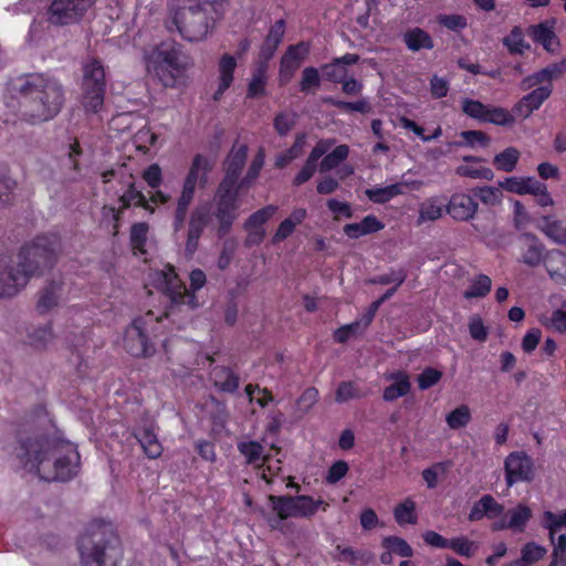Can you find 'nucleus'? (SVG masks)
<instances>
[{
	"mask_svg": "<svg viewBox=\"0 0 566 566\" xmlns=\"http://www.w3.org/2000/svg\"><path fill=\"white\" fill-rule=\"evenodd\" d=\"M15 455L24 470L62 482L77 474L81 460L76 444L38 431L20 434Z\"/></svg>",
	"mask_w": 566,
	"mask_h": 566,
	"instance_id": "nucleus-1",
	"label": "nucleus"
},
{
	"mask_svg": "<svg viewBox=\"0 0 566 566\" xmlns=\"http://www.w3.org/2000/svg\"><path fill=\"white\" fill-rule=\"evenodd\" d=\"M60 238L55 233L39 234L23 244L18 253V265L0 269V297L17 295L29 283L32 276L42 275L52 269L57 260ZM10 256H0V268L7 264Z\"/></svg>",
	"mask_w": 566,
	"mask_h": 566,
	"instance_id": "nucleus-2",
	"label": "nucleus"
},
{
	"mask_svg": "<svg viewBox=\"0 0 566 566\" xmlns=\"http://www.w3.org/2000/svg\"><path fill=\"white\" fill-rule=\"evenodd\" d=\"M19 94V118L31 125L53 119L61 111L64 92L55 80L43 74H25L12 83Z\"/></svg>",
	"mask_w": 566,
	"mask_h": 566,
	"instance_id": "nucleus-3",
	"label": "nucleus"
},
{
	"mask_svg": "<svg viewBox=\"0 0 566 566\" xmlns=\"http://www.w3.org/2000/svg\"><path fill=\"white\" fill-rule=\"evenodd\" d=\"M230 0H168V31H177L188 42H199L212 33Z\"/></svg>",
	"mask_w": 566,
	"mask_h": 566,
	"instance_id": "nucleus-4",
	"label": "nucleus"
},
{
	"mask_svg": "<svg viewBox=\"0 0 566 566\" xmlns=\"http://www.w3.org/2000/svg\"><path fill=\"white\" fill-rule=\"evenodd\" d=\"M83 566H116L122 559L120 541L111 523L92 521L77 542Z\"/></svg>",
	"mask_w": 566,
	"mask_h": 566,
	"instance_id": "nucleus-5",
	"label": "nucleus"
},
{
	"mask_svg": "<svg viewBox=\"0 0 566 566\" xmlns=\"http://www.w3.org/2000/svg\"><path fill=\"white\" fill-rule=\"evenodd\" d=\"M190 287L178 276L175 268L167 264L164 270L155 273V286L160 290L172 304L188 305L191 308L198 306L196 292L207 283L206 273L201 269H193L189 274Z\"/></svg>",
	"mask_w": 566,
	"mask_h": 566,
	"instance_id": "nucleus-6",
	"label": "nucleus"
},
{
	"mask_svg": "<svg viewBox=\"0 0 566 566\" xmlns=\"http://www.w3.org/2000/svg\"><path fill=\"white\" fill-rule=\"evenodd\" d=\"M155 75L165 87H176L182 83L190 65L189 57L176 43H161L149 56Z\"/></svg>",
	"mask_w": 566,
	"mask_h": 566,
	"instance_id": "nucleus-7",
	"label": "nucleus"
},
{
	"mask_svg": "<svg viewBox=\"0 0 566 566\" xmlns=\"http://www.w3.org/2000/svg\"><path fill=\"white\" fill-rule=\"evenodd\" d=\"M161 316H155L153 311L134 318L125 329L124 347L126 352L137 358L151 357L155 352L154 338L158 336Z\"/></svg>",
	"mask_w": 566,
	"mask_h": 566,
	"instance_id": "nucleus-8",
	"label": "nucleus"
},
{
	"mask_svg": "<svg viewBox=\"0 0 566 566\" xmlns=\"http://www.w3.org/2000/svg\"><path fill=\"white\" fill-rule=\"evenodd\" d=\"M83 105L87 112L98 113L106 93V74L103 62L93 57L83 66Z\"/></svg>",
	"mask_w": 566,
	"mask_h": 566,
	"instance_id": "nucleus-9",
	"label": "nucleus"
},
{
	"mask_svg": "<svg viewBox=\"0 0 566 566\" xmlns=\"http://www.w3.org/2000/svg\"><path fill=\"white\" fill-rule=\"evenodd\" d=\"M113 180H117L127 186V189L119 197L122 205L120 209L115 210L113 207L108 209L109 212H112L115 222H118L122 211L128 209L130 206L154 212V208L149 206V202L144 193L135 187L133 175L126 176L124 167H119L117 169H108L102 172V181L104 184H109Z\"/></svg>",
	"mask_w": 566,
	"mask_h": 566,
	"instance_id": "nucleus-10",
	"label": "nucleus"
},
{
	"mask_svg": "<svg viewBox=\"0 0 566 566\" xmlns=\"http://www.w3.org/2000/svg\"><path fill=\"white\" fill-rule=\"evenodd\" d=\"M96 0H53L48 9V21L54 25L77 23Z\"/></svg>",
	"mask_w": 566,
	"mask_h": 566,
	"instance_id": "nucleus-11",
	"label": "nucleus"
},
{
	"mask_svg": "<svg viewBox=\"0 0 566 566\" xmlns=\"http://www.w3.org/2000/svg\"><path fill=\"white\" fill-rule=\"evenodd\" d=\"M517 262L530 268L539 266L547 252L541 239L532 232H522L516 237Z\"/></svg>",
	"mask_w": 566,
	"mask_h": 566,
	"instance_id": "nucleus-12",
	"label": "nucleus"
},
{
	"mask_svg": "<svg viewBox=\"0 0 566 566\" xmlns=\"http://www.w3.org/2000/svg\"><path fill=\"white\" fill-rule=\"evenodd\" d=\"M308 53L310 44L304 41L287 46L280 61L279 83L281 86L286 85L294 77Z\"/></svg>",
	"mask_w": 566,
	"mask_h": 566,
	"instance_id": "nucleus-13",
	"label": "nucleus"
},
{
	"mask_svg": "<svg viewBox=\"0 0 566 566\" xmlns=\"http://www.w3.org/2000/svg\"><path fill=\"white\" fill-rule=\"evenodd\" d=\"M532 459L524 452L510 453L504 462L505 480L509 486L518 482H530L534 478Z\"/></svg>",
	"mask_w": 566,
	"mask_h": 566,
	"instance_id": "nucleus-14",
	"label": "nucleus"
},
{
	"mask_svg": "<svg viewBox=\"0 0 566 566\" xmlns=\"http://www.w3.org/2000/svg\"><path fill=\"white\" fill-rule=\"evenodd\" d=\"M211 221L210 207L208 205L197 206L190 213L186 240V251L193 254L198 247L205 229Z\"/></svg>",
	"mask_w": 566,
	"mask_h": 566,
	"instance_id": "nucleus-15",
	"label": "nucleus"
},
{
	"mask_svg": "<svg viewBox=\"0 0 566 566\" xmlns=\"http://www.w3.org/2000/svg\"><path fill=\"white\" fill-rule=\"evenodd\" d=\"M478 201L465 192L453 193L446 203V212L455 221H469L478 211Z\"/></svg>",
	"mask_w": 566,
	"mask_h": 566,
	"instance_id": "nucleus-16",
	"label": "nucleus"
},
{
	"mask_svg": "<svg viewBox=\"0 0 566 566\" xmlns=\"http://www.w3.org/2000/svg\"><path fill=\"white\" fill-rule=\"evenodd\" d=\"M198 184L199 181L186 176L182 184L181 193L177 199V205L174 212L172 228L175 232H179L185 226L188 209L195 198Z\"/></svg>",
	"mask_w": 566,
	"mask_h": 566,
	"instance_id": "nucleus-17",
	"label": "nucleus"
},
{
	"mask_svg": "<svg viewBox=\"0 0 566 566\" xmlns=\"http://www.w3.org/2000/svg\"><path fill=\"white\" fill-rule=\"evenodd\" d=\"M405 186L413 190H419L422 186V181L413 180L410 182H397L386 187L369 188L365 190V195L371 202L384 205L395 197L402 195Z\"/></svg>",
	"mask_w": 566,
	"mask_h": 566,
	"instance_id": "nucleus-18",
	"label": "nucleus"
},
{
	"mask_svg": "<svg viewBox=\"0 0 566 566\" xmlns=\"http://www.w3.org/2000/svg\"><path fill=\"white\" fill-rule=\"evenodd\" d=\"M504 511V506L499 503L491 494L482 495L481 499L473 503L468 518L470 522L481 521L483 517L489 520L500 516Z\"/></svg>",
	"mask_w": 566,
	"mask_h": 566,
	"instance_id": "nucleus-19",
	"label": "nucleus"
},
{
	"mask_svg": "<svg viewBox=\"0 0 566 566\" xmlns=\"http://www.w3.org/2000/svg\"><path fill=\"white\" fill-rule=\"evenodd\" d=\"M213 386L218 391L234 394L240 386L239 375L228 366H214L210 371Z\"/></svg>",
	"mask_w": 566,
	"mask_h": 566,
	"instance_id": "nucleus-20",
	"label": "nucleus"
},
{
	"mask_svg": "<svg viewBox=\"0 0 566 566\" xmlns=\"http://www.w3.org/2000/svg\"><path fill=\"white\" fill-rule=\"evenodd\" d=\"M285 20H276L269 29V32L260 48V59L268 63L275 54L285 34Z\"/></svg>",
	"mask_w": 566,
	"mask_h": 566,
	"instance_id": "nucleus-21",
	"label": "nucleus"
},
{
	"mask_svg": "<svg viewBox=\"0 0 566 566\" xmlns=\"http://www.w3.org/2000/svg\"><path fill=\"white\" fill-rule=\"evenodd\" d=\"M294 517L312 518L318 510L326 512L329 504L322 499L314 500L311 495L293 496Z\"/></svg>",
	"mask_w": 566,
	"mask_h": 566,
	"instance_id": "nucleus-22",
	"label": "nucleus"
},
{
	"mask_svg": "<svg viewBox=\"0 0 566 566\" xmlns=\"http://www.w3.org/2000/svg\"><path fill=\"white\" fill-rule=\"evenodd\" d=\"M538 229L553 242L566 245V218L558 220L552 214L538 219Z\"/></svg>",
	"mask_w": 566,
	"mask_h": 566,
	"instance_id": "nucleus-23",
	"label": "nucleus"
},
{
	"mask_svg": "<svg viewBox=\"0 0 566 566\" xmlns=\"http://www.w3.org/2000/svg\"><path fill=\"white\" fill-rule=\"evenodd\" d=\"M385 224L374 214H368L360 222L347 223L343 231L349 239H358L360 237L379 232Z\"/></svg>",
	"mask_w": 566,
	"mask_h": 566,
	"instance_id": "nucleus-24",
	"label": "nucleus"
},
{
	"mask_svg": "<svg viewBox=\"0 0 566 566\" xmlns=\"http://www.w3.org/2000/svg\"><path fill=\"white\" fill-rule=\"evenodd\" d=\"M239 207L214 201L213 216L218 221L217 235L218 238L226 237L238 218Z\"/></svg>",
	"mask_w": 566,
	"mask_h": 566,
	"instance_id": "nucleus-25",
	"label": "nucleus"
},
{
	"mask_svg": "<svg viewBox=\"0 0 566 566\" xmlns=\"http://www.w3.org/2000/svg\"><path fill=\"white\" fill-rule=\"evenodd\" d=\"M446 211L444 198L442 196H432L419 205L417 224L428 221H437Z\"/></svg>",
	"mask_w": 566,
	"mask_h": 566,
	"instance_id": "nucleus-26",
	"label": "nucleus"
},
{
	"mask_svg": "<svg viewBox=\"0 0 566 566\" xmlns=\"http://www.w3.org/2000/svg\"><path fill=\"white\" fill-rule=\"evenodd\" d=\"M249 147L247 144L235 143L224 160V172L240 177L245 166Z\"/></svg>",
	"mask_w": 566,
	"mask_h": 566,
	"instance_id": "nucleus-27",
	"label": "nucleus"
},
{
	"mask_svg": "<svg viewBox=\"0 0 566 566\" xmlns=\"http://www.w3.org/2000/svg\"><path fill=\"white\" fill-rule=\"evenodd\" d=\"M402 41L408 50L412 52L432 50L434 48V41L430 33L419 27L407 30L402 35Z\"/></svg>",
	"mask_w": 566,
	"mask_h": 566,
	"instance_id": "nucleus-28",
	"label": "nucleus"
},
{
	"mask_svg": "<svg viewBox=\"0 0 566 566\" xmlns=\"http://www.w3.org/2000/svg\"><path fill=\"white\" fill-rule=\"evenodd\" d=\"M134 436L148 459L155 460L163 454L164 448L151 427H145Z\"/></svg>",
	"mask_w": 566,
	"mask_h": 566,
	"instance_id": "nucleus-29",
	"label": "nucleus"
},
{
	"mask_svg": "<svg viewBox=\"0 0 566 566\" xmlns=\"http://www.w3.org/2000/svg\"><path fill=\"white\" fill-rule=\"evenodd\" d=\"M528 35L535 43L543 45L547 52H555L559 45L554 30L546 23L533 24L528 28Z\"/></svg>",
	"mask_w": 566,
	"mask_h": 566,
	"instance_id": "nucleus-30",
	"label": "nucleus"
},
{
	"mask_svg": "<svg viewBox=\"0 0 566 566\" xmlns=\"http://www.w3.org/2000/svg\"><path fill=\"white\" fill-rule=\"evenodd\" d=\"M543 264L551 279L562 281L566 279V253L554 249L547 252Z\"/></svg>",
	"mask_w": 566,
	"mask_h": 566,
	"instance_id": "nucleus-31",
	"label": "nucleus"
},
{
	"mask_svg": "<svg viewBox=\"0 0 566 566\" xmlns=\"http://www.w3.org/2000/svg\"><path fill=\"white\" fill-rule=\"evenodd\" d=\"M394 379L395 382L387 386L384 389L382 398L385 401H394L399 397H403L409 394L411 385L409 380V376L403 371L392 373L389 377Z\"/></svg>",
	"mask_w": 566,
	"mask_h": 566,
	"instance_id": "nucleus-32",
	"label": "nucleus"
},
{
	"mask_svg": "<svg viewBox=\"0 0 566 566\" xmlns=\"http://www.w3.org/2000/svg\"><path fill=\"white\" fill-rule=\"evenodd\" d=\"M503 187L513 193L517 195H533L543 187V182L534 177L518 178L509 177L505 179Z\"/></svg>",
	"mask_w": 566,
	"mask_h": 566,
	"instance_id": "nucleus-33",
	"label": "nucleus"
},
{
	"mask_svg": "<svg viewBox=\"0 0 566 566\" xmlns=\"http://www.w3.org/2000/svg\"><path fill=\"white\" fill-rule=\"evenodd\" d=\"M212 169V163L208 157L201 154L195 155L189 167L187 177L199 181L201 187L208 182V175Z\"/></svg>",
	"mask_w": 566,
	"mask_h": 566,
	"instance_id": "nucleus-34",
	"label": "nucleus"
},
{
	"mask_svg": "<svg viewBox=\"0 0 566 566\" xmlns=\"http://www.w3.org/2000/svg\"><path fill=\"white\" fill-rule=\"evenodd\" d=\"M564 73H566V59L551 63L546 67L535 72L528 77V81H532L533 85L552 82L553 80L560 77Z\"/></svg>",
	"mask_w": 566,
	"mask_h": 566,
	"instance_id": "nucleus-35",
	"label": "nucleus"
},
{
	"mask_svg": "<svg viewBox=\"0 0 566 566\" xmlns=\"http://www.w3.org/2000/svg\"><path fill=\"white\" fill-rule=\"evenodd\" d=\"M60 291L61 285L59 283L51 281L49 284H46L40 292L36 304L38 312L44 314L56 306Z\"/></svg>",
	"mask_w": 566,
	"mask_h": 566,
	"instance_id": "nucleus-36",
	"label": "nucleus"
},
{
	"mask_svg": "<svg viewBox=\"0 0 566 566\" xmlns=\"http://www.w3.org/2000/svg\"><path fill=\"white\" fill-rule=\"evenodd\" d=\"M268 83L266 63L259 65L252 73V78L248 84L247 97L258 98L265 95Z\"/></svg>",
	"mask_w": 566,
	"mask_h": 566,
	"instance_id": "nucleus-37",
	"label": "nucleus"
},
{
	"mask_svg": "<svg viewBox=\"0 0 566 566\" xmlns=\"http://www.w3.org/2000/svg\"><path fill=\"white\" fill-rule=\"evenodd\" d=\"M149 227L146 222L134 223L130 228V247L135 255H145Z\"/></svg>",
	"mask_w": 566,
	"mask_h": 566,
	"instance_id": "nucleus-38",
	"label": "nucleus"
},
{
	"mask_svg": "<svg viewBox=\"0 0 566 566\" xmlns=\"http://www.w3.org/2000/svg\"><path fill=\"white\" fill-rule=\"evenodd\" d=\"M395 521L399 525L410 524L415 525L418 522V515L416 512V503L410 497H407L394 509Z\"/></svg>",
	"mask_w": 566,
	"mask_h": 566,
	"instance_id": "nucleus-39",
	"label": "nucleus"
},
{
	"mask_svg": "<svg viewBox=\"0 0 566 566\" xmlns=\"http://www.w3.org/2000/svg\"><path fill=\"white\" fill-rule=\"evenodd\" d=\"M547 553V549L535 543L527 542L521 549V558L514 559L515 565L531 566L541 560Z\"/></svg>",
	"mask_w": 566,
	"mask_h": 566,
	"instance_id": "nucleus-40",
	"label": "nucleus"
},
{
	"mask_svg": "<svg viewBox=\"0 0 566 566\" xmlns=\"http://www.w3.org/2000/svg\"><path fill=\"white\" fill-rule=\"evenodd\" d=\"M349 155V147L345 144L336 146L325 155L319 163V171L326 172L338 167Z\"/></svg>",
	"mask_w": 566,
	"mask_h": 566,
	"instance_id": "nucleus-41",
	"label": "nucleus"
},
{
	"mask_svg": "<svg viewBox=\"0 0 566 566\" xmlns=\"http://www.w3.org/2000/svg\"><path fill=\"white\" fill-rule=\"evenodd\" d=\"M264 161H265V150H264V148L261 147V148H259V150L254 155L252 161L250 163V166H249L245 175L243 176V178H241V180H240L241 187H247V189H249L253 186V184L260 176V172L264 166Z\"/></svg>",
	"mask_w": 566,
	"mask_h": 566,
	"instance_id": "nucleus-42",
	"label": "nucleus"
},
{
	"mask_svg": "<svg viewBox=\"0 0 566 566\" xmlns=\"http://www.w3.org/2000/svg\"><path fill=\"white\" fill-rule=\"evenodd\" d=\"M502 42L510 54H524L526 50H530V44L524 40V32L522 28L517 25L513 27Z\"/></svg>",
	"mask_w": 566,
	"mask_h": 566,
	"instance_id": "nucleus-43",
	"label": "nucleus"
},
{
	"mask_svg": "<svg viewBox=\"0 0 566 566\" xmlns=\"http://www.w3.org/2000/svg\"><path fill=\"white\" fill-rule=\"evenodd\" d=\"M491 287V277L486 274H479L463 292V297L465 300L485 297L490 293Z\"/></svg>",
	"mask_w": 566,
	"mask_h": 566,
	"instance_id": "nucleus-44",
	"label": "nucleus"
},
{
	"mask_svg": "<svg viewBox=\"0 0 566 566\" xmlns=\"http://www.w3.org/2000/svg\"><path fill=\"white\" fill-rule=\"evenodd\" d=\"M269 502L273 512L276 513L279 520H287L294 517V506L292 495H269Z\"/></svg>",
	"mask_w": 566,
	"mask_h": 566,
	"instance_id": "nucleus-45",
	"label": "nucleus"
},
{
	"mask_svg": "<svg viewBox=\"0 0 566 566\" xmlns=\"http://www.w3.org/2000/svg\"><path fill=\"white\" fill-rule=\"evenodd\" d=\"M542 325L551 331L559 334L566 333V298L562 302L560 307L554 310L549 317L541 318Z\"/></svg>",
	"mask_w": 566,
	"mask_h": 566,
	"instance_id": "nucleus-46",
	"label": "nucleus"
},
{
	"mask_svg": "<svg viewBox=\"0 0 566 566\" xmlns=\"http://www.w3.org/2000/svg\"><path fill=\"white\" fill-rule=\"evenodd\" d=\"M518 159L520 151L514 147H507L494 156L493 165L497 170L511 172L515 169Z\"/></svg>",
	"mask_w": 566,
	"mask_h": 566,
	"instance_id": "nucleus-47",
	"label": "nucleus"
},
{
	"mask_svg": "<svg viewBox=\"0 0 566 566\" xmlns=\"http://www.w3.org/2000/svg\"><path fill=\"white\" fill-rule=\"evenodd\" d=\"M277 207L268 205L249 216L243 227L244 229H260L265 230L263 226L276 213Z\"/></svg>",
	"mask_w": 566,
	"mask_h": 566,
	"instance_id": "nucleus-48",
	"label": "nucleus"
},
{
	"mask_svg": "<svg viewBox=\"0 0 566 566\" xmlns=\"http://www.w3.org/2000/svg\"><path fill=\"white\" fill-rule=\"evenodd\" d=\"M325 104H328L344 113L358 112L366 114L370 111V106L366 99H359L355 102L340 101L332 96H327L323 99Z\"/></svg>",
	"mask_w": 566,
	"mask_h": 566,
	"instance_id": "nucleus-49",
	"label": "nucleus"
},
{
	"mask_svg": "<svg viewBox=\"0 0 566 566\" xmlns=\"http://www.w3.org/2000/svg\"><path fill=\"white\" fill-rule=\"evenodd\" d=\"M532 518V510L524 504H518L512 512L509 520V527L513 532H524L528 521Z\"/></svg>",
	"mask_w": 566,
	"mask_h": 566,
	"instance_id": "nucleus-50",
	"label": "nucleus"
},
{
	"mask_svg": "<svg viewBox=\"0 0 566 566\" xmlns=\"http://www.w3.org/2000/svg\"><path fill=\"white\" fill-rule=\"evenodd\" d=\"M484 123L496 126H511L514 124V116L504 107L489 105Z\"/></svg>",
	"mask_w": 566,
	"mask_h": 566,
	"instance_id": "nucleus-51",
	"label": "nucleus"
},
{
	"mask_svg": "<svg viewBox=\"0 0 566 566\" xmlns=\"http://www.w3.org/2000/svg\"><path fill=\"white\" fill-rule=\"evenodd\" d=\"M237 67V60L233 55L224 53L218 63V82L232 85L234 78V71Z\"/></svg>",
	"mask_w": 566,
	"mask_h": 566,
	"instance_id": "nucleus-52",
	"label": "nucleus"
},
{
	"mask_svg": "<svg viewBox=\"0 0 566 566\" xmlns=\"http://www.w3.org/2000/svg\"><path fill=\"white\" fill-rule=\"evenodd\" d=\"M381 546L385 549L390 551L392 554H397L401 557H411L413 555L412 547L408 544V542L398 536H386L382 538Z\"/></svg>",
	"mask_w": 566,
	"mask_h": 566,
	"instance_id": "nucleus-53",
	"label": "nucleus"
},
{
	"mask_svg": "<svg viewBox=\"0 0 566 566\" xmlns=\"http://www.w3.org/2000/svg\"><path fill=\"white\" fill-rule=\"evenodd\" d=\"M543 527L549 532V539L552 544H555V534L560 527H566V510L559 514H555L551 511H545L543 514Z\"/></svg>",
	"mask_w": 566,
	"mask_h": 566,
	"instance_id": "nucleus-54",
	"label": "nucleus"
},
{
	"mask_svg": "<svg viewBox=\"0 0 566 566\" xmlns=\"http://www.w3.org/2000/svg\"><path fill=\"white\" fill-rule=\"evenodd\" d=\"M448 549L453 551L459 556L470 558L475 554L478 545L462 535L450 538Z\"/></svg>",
	"mask_w": 566,
	"mask_h": 566,
	"instance_id": "nucleus-55",
	"label": "nucleus"
},
{
	"mask_svg": "<svg viewBox=\"0 0 566 566\" xmlns=\"http://www.w3.org/2000/svg\"><path fill=\"white\" fill-rule=\"evenodd\" d=\"M489 105L473 98L465 97L461 101V109L468 117L484 123Z\"/></svg>",
	"mask_w": 566,
	"mask_h": 566,
	"instance_id": "nucleus-56",
	"label": "nucleus"
},
{
	"mask_svg": "<svg viewBox=\"0 0 566 566\" xmlns=\"http://www.w3.org/2000/svg\"><path fill=\"white\" fill-rule=\"evenodd\" d=\"M238 451L245 458L247 464H255L263 454V446L254 440L241 441L237 444Z\"/></svg>",
	"mask_w": 566,
	"mask_h": 566,
	"instance_id": "nucleus-57",
	"label": "nucleus"
},
{
	"mask_svg": "<svg viewBox=\"0 0 566 566\" xmlns=\"http://www.w3.org/2000/svg\"><path fill=\"white\" fill-rule=\"evenodd\" d=\"M471 420V411L467 405H461L449 412L446 417L450 429L458 430L464 428Z\"/></svg>",
	"mask_w": 566,
	"mask_h": 566,
	"instance_id": "nucleus-58",
	"label": "nucleus"
},
{
	"mask_svg": "<svg viewBox=\"0 0 566 566\" xmlns=\"http://www.w3.org/2000/svg\"><path fill=\"white\" fill-rule=\"evenodd\" d=\"M321 86V75L316 67L306 66L302 71L300 81V91L308 94L312 91L317 90Z\"/></svg>",
	"mask_w": 566,
	"mask_h": 566,
	"instance_id": "nucleus-59",
	"label": "nucleus"
},
{
	"mask_svg": "<svg viewBox=\"0 0 566 566\" xmlns=\"http://www.w3.org/2000/svg\"><path fill=\"white\" fill-rule=\"evenodd\" d=\"M450 467L447 461L436 462L431 467L424 469L421 473L428 489H434L438 485L439 475H444Z\"/></svg>",
	"mask_w": 566,
	"mask_h": 566,
	"instance_id": "nucleus-60",
	"label": "nucleus"
},
{
	"mask_svg": "<svg viewBox=\"0 0 566 566\" xmlns=\"http://www.w3.org/2000/svg\"><path fill=\"white\" fill-rule=\"evenodd\" d=\"M552 94V85L538 86L525 96L522 99L533 108V111H537L543 103L551 96Z\"/></svg>",
	"mask_w": 566,
	"mask_h": 566,
	"instance_id": "nucleus-61",
	"label": "nucleus"
},
{
	"mask_svg": "<svg viewBox=\"0 0 566 566\" xmlns=\"http://www.w3.org/2000/svg\"><path fill=\"white\" fill-rule=\"evenodd\" d=\"M365 328H363L361 322H353L350 324L343 325L338 327L334 334V340L338 344L347 343L352 337L363 334Z\"/></svg>",
	"mask_w": 566,
	"mask_h": 566,
	"instance_id": "nucleus-62",
	"label": "nucleus"
},
{
	"mask_svg": "<svg viewBox=\"0 0 566 566\" xmlns=\"http://www.w3.org/2000/svg\"><path fill=\"white\" fill-rule=\"evenodd\" d=\"M437 22L453 32H461L468 27V19L462 14H439Z\"/></svg>",
	"mask_w": 566,
	"mask_h": 566,
	"instance_id": "nucleus-63",
	"label": "nucleus"
},
{
	"mask_svg": "<svg viewBox=\"0 0 566 566\" xmlns=\"http://www.w3.org/2000/svg\"><path fill=\"white\" fill-rule=\"evenodd\" d=\"M297 115L295 113L280 112L275 115L273 126L280 136H286L295 126Z\"/></svg>",
	"mask_w": 566,
	"mask_h": 566,
	"instance_id": "nucleus-64",
	"label": "nucleus"
}]
</instances>
